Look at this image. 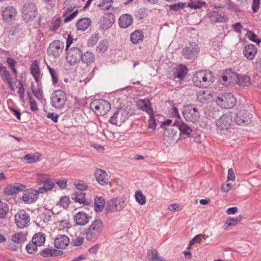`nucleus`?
<instances>
[{"label":"nucleus","instance_id":"bf43d9fd","mask_svg":"<svg viewBox=\"0 0 261 261\" xmlns=\"http://www.w3.org/2000/svg\"><path fill=\"white\" fill-rule=\"evenodd\" d=\"M241 220V216H238L234 218H231L225 221V224L227 226H234L237 225Z\"/></svg>","mask_w":261,"mask_h":261},{"label":"nucleus","instance_id":"a19ab883","mask_svg":"<svg viewBox=\"0 0 261 261\" xmlns=\"http://www.w3.org/2000/svg\"><path fill=\"white\" fill-rule=\"evenodd\" d=\"M47 67L51 77L53 85L56 86L59 82L58 71L56 69L52 68L48 65H47Z\"/></svg>","mask_w":261,"mask_h":261},{"label":"nucleus","instance_id":"338daca9","mask_svg":"<svg viewBox=\"0 0 261 261\" xmlns=\"http://www.w3.org/2000/svg\"><path fill=\"white\" fill-rule=\"evenodd\" d=\"M78 13V10H76L70 14L68 16L66 17L64 20V22L67 23L73 20L76 16Z\"/></svg>","mask_w":261,"mask_h":261},{"label":"nucleus","instance_id":"774afa93","mask_svg":"<svg viewBox=\"0 0 261 261\" xmlns=\"http://www.w3.org/2000/svg\"><path fill=\"white\" fill-rule=\"evenodd\" d=\"M236 179V176L234 173V171L232 169L230 168L228 170V174H227V181L230 180L234 181Z\"/></svg>","mask_w":261,"mask_h":261},{"label":"nucleus","instance_id":"052dcab7","mask_svg":"<svg viewBox=\"0 0 261 261\" xmlns=\"http://www.w3.org/2000/svg\"><path fill=\"white\" fill-rule=\"evenodd\" d=\"M246 36L250 40H251L253 42H256L257 44H258L260 42V40L256 39V35L251 31H248L246 34Z\"/></svg>","mask_w":261,"mask_h":261},{"label":"nucleus","instance_id":"aec40b11","mask_svg":"<svg viewBox=\"0 0 261 261\" xmlns=\"http://www.w3.org/2000/svg\"><path fill=\"white\" fill-rule=\"evenodd\" d=\"M69 243V239L66 235H58L55 239L54 244L57 248L64 249Z\"/></svg>","mask_w":261,"mask_h":261},{"label":"nucleus","instance_id":"6e6552de","mask_svg":"<svg viewBox=\"0 0 261 261\" xmlns=\"http://www.w3.org/2000/svg\"><path fill=\"white\" fill-rule=\"evenodd\" d=\"M64 48V43L59 40L53 41L47 49V54L55 58H58L63 53Z\"/></svg>","mask_w":261,"mask_h":261},{"label":"nucleus","instance_id":"9d476101","mask_svg":"<svg viewBox=\"0 0 261 261\" xmlns=\"http://www.w3.org/2000/svg\"><path fill=\"white\" fill-rule=\"evenodd\" d=\"M238 80L239 75L233 72L231 69H227L224 71L219 80L222 85L226 86L231 84H237Z\"/></svg>","mask_w":261,"mask_h":261},{"label":"nucleus","instance_id":"4468645a","mask_svg":"<svg viewBox=\"0 0 261 261\" xmlns=\"http://www.w3.org/2000/svg\"><path fill=\"white\" fill-rule=\"evenodd\" d=\"M199 51V48L195 43H191L185 46L182 50V55L187 59H193L196 58Z\"/></svg>","mask_w":261,"mask_h":261},{"label":"nucleus","instance_id":"09e8293b","mask_svg":"<svg viewBox=\"0 0 261 261\" xmlns=\"http://www.w3.org/2000/svg\"><path fill=\"white\" fill-rule=\"evenodd\" d=\"M9 210L8 205L4 202L0 203V219H4L6 217Z\"/></svg>","mask_w":261,"mask_h":261},{"label":"nucleus","instance_id":"603ef678","mask_svg":"<svg viewBox=\"0 0 261 261\" xmlns=\"http://www.w3.org/2000/svg\"><path fill=\"white\" fill-rule=\"evenodd\" d=\"M54 187V182L53 181V179H51L49 178L43 184V187L40 188L38 189H42L43 193L44 191H47L51 190Z\"/></svg>","mask_w":261,"mask_h":261},{"label":"nucleus","instance_id":"4c0bfd02","mask_svg":"<svg viewBox=\"0 0 261 261\" xmlns=\"http://www.w3.org/2000/svg\"><path fill=\"white\" fill-rule=\"evenodd\" d=\"M147 258L149 261H165L155 249H151L148 251Z\"/></svg>","mask_w":261,"mask_h":261},{"label":"nucleus","instance_id":"4be33fe9","mask_svg":"<svg viewBox=\"0 0 261 261\" xmlns=\"http://www.w3.org/2000/svg\"><path fill=\"white\" fill-rule=\"evenodd\" d=\"M257 52V49L256 46L252 44L246 45L243 50L244 56L249 60H252L254 58Z\"/></svg>","mask_w":261,"mask_h":261},{"label":"nucleus","instance_id":"5701e85b","mask_svg":"<svg viewBox=\"0 0 261 261\" xmlns=\"http://www.w3.org/2000/svg\"><path fill=\"white\" fill-rule=\"evenodd\" d=\"M63 252L61 250H58L51 248H46L41 250L40 254L43 257L48 258L51 257H57L63 254Z\"/></svg>","mask_w":261,"mask_h":261},{"label":"nucleus","instance_id":"a211bd4d","mask_svg":"<svg viewBox=\"0 0 261 261\" xmlns=\"http://www.w3.org/2000/svg\"><path fill=\"white\" fill-rule=\"evenodd\" d=\"M30 72L37 84H41L42 74L41 72L38 61H34L30 66Z\"/></svg>","mask_w":261,"mask_h":261},{"label":"nucleus","instance_id":"3c124183","mask_svg":"<svg viewBox=\"0 0 261 261\" xmlns=\"http://www.w3.org/2000/svg\"><path fill=\"white\" fill-rule=\"evenodd\" d=\"M61 21V19L60 17L53 18L49 30L51 31L57 30L60 26Z\"/></svg>","mask_w":261,"mask_h":261},{"label":"nucleus","instance_id":"13d9d810","mask_svg":"<svg viewBox=\"0 0 261 261\" xmlns=\"http://www.w3.org/2000/svg\"><path fill=\"white\" fill-rule=\"evenodd\" d=\"M0 72V76L3 81H6L11 78L10 73L5 66H4Z\"/></svg>","mask_w":261,"mask_h":261},{"label":"nucleus","instance_id":"f03ea898","mask_svg":"<svg viewBox=\"0 0 261 261\" xmlns=\"http://www.w3.org/2000/svg\"><path fill=\"white\" fill-rule=\"evenodd\" d=\"M103 224L100 219L94 220L86 231V239L90 241H96L101 235Z\"/></svg>","mask_w":261,"mask_h":261},{"label":"nucleus","instance_id":"c9c22d12","mask_svg":"<svg viewBox=\"0 0 261 261\" xmlns=\"http://www.w3.org/2000/svg\"><path fill=\"white\" fill-rule=\"evenodd\" d=\"M144 38L143 32L141 30H137L133 33L130 36V40L134 44H137L143 40Z\"/></svg>","mask_w":261,"mask_h":261},{"label":"nucleus","instance_id":"ea45409f","mask_svg":"<svg viewBox=\"0 0 261 261\" xmlns=\"http://www.w3.org/2000/svg\"><path fill=\"white\" fill-rule=\"evenodd\" d=\"M19 31L17 25H9L4 30V33L10 38L14 36Z\"/></svg>","mask_w":261,"mask_h":261},{"label":"nucleus","instance_id":"bb28decb","mask_svg":"<svg viewBox=\"0 0 261 261\" xmlns=\"http://www.w3.org/2000/svg\"><path fill=\"white\" fill-rule=\"evenodd\" d=\"M133 19L131 15L123 14L119 19V25L121 28H126L133 23Z\"/></svg>","mask_w":261,"mask_h":261},{"label":"nucleus","instance_id":"2eb2a0df","mask_svg":"<svg viewBox=\"0 0 261 261\" xmlns=\"http://www.w3.org/2000/svg\"><path fill=\"white\" fill-rule=\"evenodd\" d=\"M40 193H42V189H38V190L32 189H28L24 192L22 199L25 203H33L38 199Z\"/></svg>","mask_w":261,"mask_h":261},{"label":"nucleus","instance_id":"a878e982","mask_svg":"<svg viewBox=\"0 0 261 261\" xmlns=\"http://www.w3.org/2000/svg\"><path fill=\"white\" fill-rule=\"evenodd\" d=\"M95 178L97 182L102 186L108 184V174L102 169H97L95 173Z\"/></svg>","mask_w":261,"mask_h":261},{"label":"nucleus","instance_id":"f257e3e1","mask_svg":"<svg viewBox=\"0 0 261 261\" xmlns=\"http://www.w3.org/2000/svg\"><path fill=\"white\" fill-rule=\"evenodd\" d=\"M214 77L212 72L206 70L197 71L193 75V82L198 87L206 88L214 82Z\"/></svg>","mask_w":261,"mask_h":261},{"label":"nucleus","instance_id":"b1692460","mask_svg":"<svg viewBox=\"0 0 261 261\" xmlns=\"http://www.w3.org/2000/svg\"><path fill=\"white\" fill-rule=\"evenodd\" d=\"M174 125H177L181 135L185 136L186 138L190 137L192 132V129L191 127L182 121L178 122L176 121L174 122Z\"/></svg>","mask_w":261,"mask_h":261},{"label":"nucleus","instance_id":"4d7b16f0","mask_svg":"<svg viewBox=\"0 0 261 261\" xmlns=\"http://www.w3.org/2000/svg\"><path fill=\"white\" fill-rule=\"evenodd\" d=\"M70 203V199L68 197L64 196L60 198V201L58 202V204L60 206H62L65 208L68 207Z\"/></svg>","mask_w":261,"mask_h":261},{"label":"nucleus","instance_id":"412c9836","mask_svg":"<svg viewBox=\"0 0 261 261\" xmlns=\"http://www.w3.org/2000/svg\"><path fill=\"white\" fill-rule=\"evenodd\" d=\"M89 216L86 213L80 212L74 217V221L77 225L84 226L89 221Z\"/></svg>","mask_w":261,"mask_h":261},{"label":"nucleus","instance_id":"9b49d317","mask_svg":"<svg viewBox=\"0 0 261 261\" xmlns=\"http://www.w3.org/2000/svg\"><path fill=\"white\" fill-rule=\"evenodd\" d=\"M15 221L17 226L19 228H24L28 226L30 217L25 211L20 210L15 215Z\"/></svg>","mask_w":261,"mask_h":261},{"label":"nucleus","instance_id":"58836bf2","mask_svg":"<svg viewBox=\"0 0 261 261\" xmlns=\"http://www.w3.org/2000/svg\"><path fill=\"white\" fill-rule=\"evenodd\" d=\"M30 11L27 13H24V19L27 20L33 19L37 14V9L35 5L32 4L29 6Z\"/></svg>","mask_w":261,"mask_h":261},{"label":"nucleus","instance_id":"79ce46f5","mask_svg":"<svg viewBox=\"0 0 261 261\" xmlns=\"http://www.w3.org/2000/svg\"><path fill=\"white\" fill-rule=\"evenodd\" d=\"M187 68L184 65H180L176 70V74L175 77L180 80H182L187 74Z\"/></svg>","mask_w":261,"mask_h":261},{"label":"nucleus","instance_id":"e433bc0d","mask_svg":"<svg viewBox=\"0 0 261 261\" xmlns=\"http://www.w3.org/2000/svg\"><path fill=\"white\" fill-rule=\"evenodd\" d=\"M105 201L102 197L95 196L94 198V208L96 212H101L105 206Z\"/></svg>","mask_w":261,"mask_h":261},{"label":"nucleus","instance_id":"f3484780","mask_svg":"<svg viewBox=\"0 0 261 261\" xmlns=\"http://www.w3.org/2000/svg\"><path fill=\"white\" fill-rule=\"evenodd\" d=\"M251 114L246 110H240L237 114L235 122L238 125L249 124L251 122Z\"/></svg>","mask_w":261,"mask_h":261},{"label":"nucleus","instance_id":"39448f33","mask_svg":"<svg viewBox=\"0 0 261 261\" xmlns=\"http://www.w3.org/2000/svg\"><path fill=\"white\" fill-rule=\"evenodd\" d=\"M182 115L187 121L195 122L200 118L199 112L193 104H189L184 107Z\"/></svg>","mask_w":261,"mask_h":261},{"label":"nucleus","instance_id":"0e129e2a","mask_svg":"<svg viewBox=\"0 0 261 261\" xmlns=\"http://www.w3.org/2000/svg\"><path fill=\"white\" fill-rule=\"evenodd\" d=\"M260 0H253L252 4V9L253 13H256L259 8Z\"/></svg>","mask_w":261,"mask_h":261},{"label":"nucleus","instance_id":"dca6fc26","mask_svg":"<svg viewBox=\"0 0 261 261\" xmlns=\"http://www.w3.org/2000/svg\"><path fill=\"white\" fill-rule=\"evenodd\" d=\"M115 21V17L112 13H105L99 22V28L102 31H105L110 28Z\"/></svg>","mask_w":261,"mask_h":261},{"label":"nucleus","instance_id":"2f4dec72","mask_svg":"<svg viewBox=\"0 0 261 261\" xmlns=\"http://www.w3.org/2000/svg\"><path fill=\"white\" fill-rule=\"evenodd\" d=\"M24 187L21 185H10L5 188V193L7 195H12L23 191Z\"/></svg>","mask_w":261,"mask_h":261},{"label":"nucleus","instance_id":"7c9ffc66","mask_svg":"<svg viewBox=\"0 0 261 261\" xmlns=\"http://www.w3.org/2000/svg\"><path fill=\"white\" fill-rule=\"evenodd\" d=\"M125 111L124 109H120L117 112H116L114 115L111 117L110 119V122L113 124L117 125L118 123V121L119 120V122H121L122 121H125V118H123V115L125 113Z\"/></svg>","mask_w":261,"mask_h":261},{"label":"nucleus","instance_id":"a18cd8bd","mask_svg":"<svg viewBox=\"0 0 261 261\" xmlns=\"http://www.w3.org/2000/svg\"><path fill=\"white\" fill-rule=\"evenodd\" d=\"M109 47V43L107 40H101L98 44L97 50L101 53L107 51Z\"/></svg>","mask_w":261,"mask_h":261},{"label":"nucleus","instance_id":"f704fd0d","mask_svg":"<svg viewBox=\"0 0 261 261\" xmlns=\"http://www.w3.org/2000/svg\"><path fill=\"white\" fill-rule=\"evenodd\" d=\"M86 194L80 190L76 191L73 192L71 198L75 202L80 203H85L86 202Z\"/></svg>","mask_w":261,"mask_h":261},{"label":"nucleus","instance_id":"473e14b6","mask_svg":"<svg viewBox=\"0 0 261 261\" xmlns=\"http://www.w3.org/2000/svg\"><path fill=\"white\" fill-rule=\"evenodd\" d=\"M11 240L17 245H21L27 241V234L22 232L15 233L12 236Z\"/></svg>","mask_w":261,"mask_h":261},{"label":"nucleus","instance_id":"de8ad7c7","mask_svg":"<svg viewBox=\"0 0 261 261\" xmlns=\"http://www.w3.org/2000/svg\"><path fill=\"white\" fill-rule=\"evenodd\" d=\"M237 84L243 86H248L250 84V78L246 75H239V80Z\"/></svg>","mask_w":261,"mask_h":261},{"label":"nucleus","instance_id":"7ed1b4c3","mask_svg":"<svg viewBox=\"0 0 261 261\" xmlns=\"http://www.w3.org/2000/svg\"><path fill=\"white\" fill-rule=\"evenodd\" d=\"M50 100L53 107L61 110L65 105L67 100L66 94L62 90H55L51 94Z\"/></svg>","mask_w":261,"mask_h":261},{"label":"nucleus","instance_id":"c03bdc74","mask_svg":"<svg viewBox=\"0 0 261 261\" xmlns=\"http://www.w3.org/2000/svg\"><path fill=\"white\" fill-rule=\"evenodd\" d=\"M38 247L39 246L32 241L26 245L25 250L28 253L35 254L38 251Z\"/></svg>","mask_w":261,"mask_h":261},{"label":"nucleus","instance_id":"cd10ccee","mask_svg":"<svg viewBox=\"0 0 261 261\" xmlns=\"http://www.w3.org/2000/svg\"><path fill=\"white\" fill-rule=\"evenodd\" d=\"M91 20L88 17L80 19L76 22V26L78 31H84L91 25Z\"/></svg>","mask_w":261,"mask_h":261},{"label":"nucleus","instance_id":"72a5a7b5","mask_svg":"<svg viewBox=\"0 0 261 261\" xmlns=\"http://www.w3.org/2000/svg\"><path fill=\"white\" fill-rule=\"evenodd\" d=\"M45 235L41 232L35 234L32 239V241H33V242H34L39 247L43 246L45 242Z\"/></svg>","mask_w":261,"mask_h":261},{"label":"nucleus","instance_id":"20e7f679","mask_svg":"<svg viewBox=\"0 0 261 261\" xmlns=\"http://www.w3.org/2000/svg\"><path fill=\"white\" fill-rule=\"evenodd\" d=\"M92 110L98 115L104 116L111 110V105L104 99H96L90 105Z\"/></svg>","mask_w":261,"mask_h":261},{"label":"nucleus","instance_id":"6e6d98bb","mask_svg":"<svg viewBox=\"0 0 261 261\" xmlns=\"http://www.w3.org/2000/svg\"><path fill=\"white\" fill-rule=\"evenodd\" d=\"M185 5L186 4L184 3H176L170 5L169 7L171 10L177 12L183 9L185 7Z\"/></svg>","mask_w":261,"mask_h":261},{"label":"nucleus","instance_id":"5fc2aeb1","mask_svg":"<svg viewBox=\"0 0 261 261\" xmlns=\"http://www.w3.org/2000/svg\"><path fill=\"white\" fill-rule=\"evenodd\" d=\"M113 4V0H100L98 6L102 10H109Z\"/></svg>","mask_w":261,"mask_h":261},{"label":"nucleus","instance_id":"1a4fd4ad","mask_svg":"<svg viewBox=\"0 0 261 261\" xmlns=\"http://www.w3.org/2000/svg\"><path fill=\"white\" fill-rule=\"evenodd\" d=\"M124 200L122 198L117 197L109 200L106 204V210L111 213L121 211L124 207Z\"/></svg>","mask_w":261,"mask_h":261},{"label":"nucleus","instance_id":"423d86ee","mask_svg":"<svg viewBox=\"0 0 261 261\" xmlns=\"http://www.w3.org/2000/svg\"><path fill=\"white\" fill-rule=\"evenodd\" d=\"M216 102L222 108L231 109L236 105V100L231 93H225L217 97Z\"/></svg>","mask_w":261,"mask_h":261},{"label":"nucleus","instance_id":"0eeeda50","mask_svg":"<svg viewBox=\"0 0 261 261\" xmlns=\"http://www.w3.org/2000/svg\"><path fill=\"white\" fill-rule=\"evenodd\" d=\"M215 122L217 128L220 130L229 129L232 122V113L228 112L224 114Z\"/></svg>","mask_w":261,"mask_h":261},{"label":"nucleus","instance_id":"c85d7f7f","mask_svg":"<svg viewBox=\"0 0 261 261\" xmlns=\"http://www.w3.org/2000/svg\"><path fill=\"white\" fill-rule=\"evenodd\" d=\"M81 59L83 63H85L87 66H89L94 63L95 56L93 52L87 51L83 54L82 53Z\"/></svg>","mask_w":261,"mask_h":261},{"label":"nucleus","instance_id":"6ab92c4d","mask_svg":"<svg viewBox=\"0 0 261 261\" xmlns=\"http://www.w3.org/2000/svg\"><path fill=\"white\" fill-rule=\"evenodd\" d=\"M196 97L199 102L206 103L212 100L213 94L209 90H200L197 93Z\"/></svg>","mask_w":261,"mask_h":261},{"label":"nucleus","instance_id":"ddd939ff","mask_svg":"<svg viewBox=\"0 0 261 261\" xmlns=\"http://www.w3.org/2000/svg\"><path fill=\"white\" fill-rule=\"evenodd\" d=\"M67 51L66 60L70 65H74L81 58L82 50L78 47L70 48Z\"/></svg>","mask_w":261,"mask_h":261},{"label":"nucleus","instance_id":"393cba45","mask_svg":"<svg viewBox=\"0 0 261 261\" xmlns=\"http://www.w3.org/2000/svg\"><path fill=\"white\" fill-rule=\"evenodd\" d=\"M138 106L139 109L145 112L148 115H153L154 113L151 103L147 99L140 100L138 102Z\"/></svg>","mask_w":261,"mask_h":261},{"label":"nucleus","instance_id":"680f3d73","mask_svg":"<svg viewBox=\"0 0 261 261\" xmlns=\"http://www.w3.org/2000/svg\"><path fill=\"white\" fill-rule=\"evenodd\" d=\"M149 115L150 116V119L148 120V127L155 129L157 125L155 122V115L154 114L153 115Z\"/></svg>","mask_w":261,"mask_h":261},{"label":"nucleus","instance_id":"69168bd1","mask_svg":"<svg viewBox=\"0 0 261 261\" xmlns=\"http://www.w3.org/2000/svg\"><path fill=\"white\" fill-rule=\"evenodd\" d=\"M49 178V176L47 174H37V180L38 181L44 184L47 180Z\"/></svg>","mask_w":261,"mask_h":261},{"label":"nucleus","instance_id":"37998d69","mask_svg":"<svg viewBox=\"0 0 261 261\" xmlns=\"http://www.w3.org/2000/svg\"><path fill=\"white\" fill-rule=\"evenodd\" d=\"M23 159L27 163H34L39 161L40 155L34 154H27L24 156Z\"/></svg>","mask_w":261,"mask_h":261},{"label":"nucleus","instance_id":"49530a36","mask_svg":"<svg viewBox=\"0 0 261 261\" xmlns=\"http://www.w3.org/2000/svg\"><path fill=\"white\" fill-rule=\"evenodd\" d=\"M37 88H36L33 85L31 86V90L34 94V95L39 100H40L42 98L43 94L42 91L41 89V84H37Z\"/></svg>","mask_w":261,"mask_h":261},{"label":"nucleus","instance_id":"8fccbe9b","mask_svg":"<svg viewBox=\"0 0 261 261\" xmlns=\"http://www.w3.org/2000/svg\"><path fill=\"white\" fill-rule=\"evenodd\" d=\"M205 3L203 1H198L197 2H190L188 4V7L194 9H200L205 6Z\"/></svg>","mask_w":261,"mask_h":261},{"label":"nucleus","instance_id":"f8f14e48","mask_svg":"<svg viewBox=\"0 0 261 261\" xmlns=\"http://www.w3.org/2000/svg\"><path fill=\"white\" fill-rule=\"evenodd\" d=\"M17 15V10L13 6L6 7L2 11V19L5 22L9 23L14 21L16 20Z\"/></svg>","mask_w":261,"mask_h":261},{"label":"nucleus","instance_id":"c756f323","mask_svg":"<svg viewBox=\"0 0 261 261\" xmlns=\"http://www.w3.org/2000/svg\"><path fill=\"white\" fill-rule=\"evenodd\" d=\"M211 22L213 23L224 22L226 20V17L224 14L219 13L218 12L214 11L209 16Z\"/></svg>","mask_w":261,"mask_h":261},{"label":"nucleus","instance_id":"e2e57ef3","mask_svg":"<svg viewBox=\"0 0 261 261\" xmlns=\"http://www.w3.org/2000/svg\"><path fill=\"white\" fill-rule=\"evenodd\" d=\"M29 101L31 110L33 112L37 111L38 110L37 102L32 96L29 97Z\"/></svg>","mask_w":261,"mask_h":261},{"label":"nucleus","instance_id":"864d4df0","mask_svg":"<svg viewBox=\"0 0 261 261\" xmlns=\"http://www.w3.org/2000/svg\"><path fill=\"white\" fill-rule=\"evenodd\" d=\"M135 198L141 205L145 204L146 202V197L141 191H138L135 193Z\"/></svg>","mask_w":261,"mask_h":261}]
</instances>
